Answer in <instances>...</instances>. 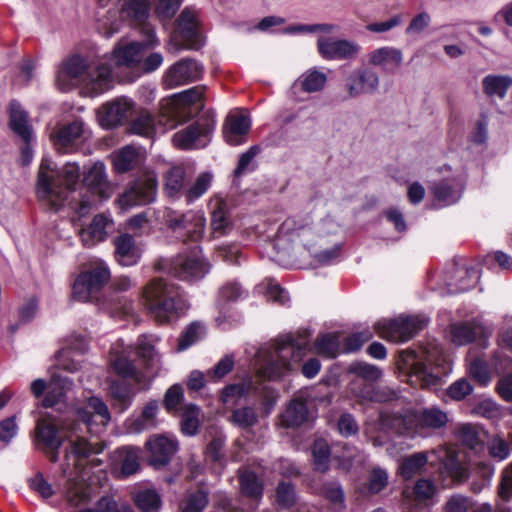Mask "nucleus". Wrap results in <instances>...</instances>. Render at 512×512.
<instances>
[{"label":"nucleus","instance_id":"nucleus-35","mask_svg":"<svg viewBox=\"0 0 512 512\" xmlns=\"http://www.w3.org/2000/svg\"><path fill=\"white\" fill-rule=\"evenodd\" d=\"M133 380L112 379L109 385V393L114 401V405L124 411L130 407L135 396V386Z\"/></svg>","mask_w":512,"mask_h":512},{"label":"nucleus","instance_id":"nucleus-45","mask_svg":"<svg viewBox=\"0 0 512 512\" xmlns=\"http://www.w3.org/2000/svg\"><path fill=\"white\" fill-rule=\"evenodd\" d=\"M121 462V472L125 476L135 474L140 468V449L132 446L122 447L118 450Z\"/></svg>","mask_w":512,"mask_h":512},{"label":"nucleus","instance_id":"nucleus-16","mask_svg":"<svg viewBox=\"0 0 512 512\" xmlns=\"http://www.w3.org/2000/svg\"><path fill=\"white\" fill-rule=\"evenodd\" d=\"M380 85L378 73L370 67H361L352 71L345 79L344 90L348 98L375 94Z\"/></svg>","mask_w":512,"mask_h":512},{"label":"nucleus","instance_id":"nucleus-34","mask_svg":"<svg viewBox=\"0 0 512 512\" xmlns=\"http://www.w3.org/2000/svg\"><path fill=\"white\" fill-rule=\"evenodd\" d=\"M250 127L251 120L248 116L243 114L230 115L223 131L226 142L232 146L242 144Z\"/></svg>","mask_w":512,"mask_h":512},{"label":"nucleus","instance_id":"nucleus-48","mask_svg":"<svg viewBox=\"0 0 512 512\" xmlns=\"http://www.w3.org/2000/svg\"><path fill=\"white\" fill-rule=\"evenodd\" d=\"M313 464L316 471L325 473L329 470L330 447L326 440L316 439L311 447Z\"/></svg>","mask_w":512,"mask_h":512},{"label":"nucleus","instance_id":"nucleus-56","mask_svg":"<svg viewBox=\"0 0 512 512\" xmlns=\"http://www.w3.org/2000/svg\"><path fill=\"white\" fill-rule=\"evenodd\" d=\"M338 336L332 333H326L317 338L314 343L315 350L318 354L335 358L339 351Z\"/></svg>","mask_w":512,"mask_h":512},{"label":"nucleus","instance_id":"nucleus-27","mask_svg":"<svg viewBox=\"0 0 512 512\" xmlns=\"http://www.w3.org/2000/svg\"><path fill=\"white\" fill-rule=\"evenodd\" d=\"M113 221L104 214L94 216L90 225L81 229L80 239L85 247H93L104 241L109 230L112 229Z\"/></svg>","mask_w":512,"mask_h":512},{"label":"nucleus","instance_id":"nucleus-3","mask_svg":"<svg viewBox=\"0 0 512 512\" xmlns=\"http://www.w3.org/2000/svg\"><path fill=\"white\" fill-rule=\"evenodd\" d=\"M59 179L55 178V173L43 161L41 163L38 181L37 193L40 199L48 202L51 209L57 211L68 200V194L74 189L80 178V167L76 163H67L57 173Z\"/></svg>","mask_w":512,"mask_h":512},{"label":"nucleus","instance_id":"nucleus-53","mask_svg":"<svg viewBox=\"0 0 512 512\" xmlns=\"http://www.w3.org/2000/svg\"><path fill=\"white\" fill-rule=\"evenodd\" d=\"M156 338L148 335H141L137 341L136 354L140 357L147 367L154 365L157 360V354L155 352Z\"/></svg>","mask_w":512,"mask_h":512},{"label":"nucleus","instance_id":"nucleus-25","mask_svg":"<svg viewBox=\"0 0 512 512\" xmlns=\"http://www.w3.org/2000/svg\"><path fill=\"white\" fill-rule=\"evenodd\" d=\"M368 64L379 67L385 73H394L403 62V53L393 46H382L370 51L367 55Z\"/></svg>","mask_w":512,"mask_h":512},{"label":"nucleus","instance_id":"nucleus-13","mask_svg":"<svg viewBox=\"0 0 512 512\" xmlns=\"http://www.w3.org/2000/svg\"><path fill=\"white\" fill-rule=\"evenodd\" d=\"M215 128L212 118H201L173 135V143L183 150L204 148L210 141V135Z\"/></svg>","mask_w":512,"mask_h":512},{"label":"nucleus","instance_id":"nucleus-59","mask_svg":"<svg viewBox=\"0 0 512 512\" xmlns=\"http://www.w3.org/2000/svg\"><path fill=\"white\" fill-rule=\"evenodd\" d=\"M159 409L157 400L149 401L143 408L141 415L135 420L137 431L155 427L156 415Z\"/></svg>","mask_w":512,"mask_h":512},{"label":"nucleus","instance_id":"nucleus-61","mask_svg":"<svg viewBox=\"0 0 512 512\" xmlns=\"http://www.w3.org/2000/svg\"><path fill=\"white\" fill-rule=\"evenodd\" d=\"M205 332V327L200 322H192L181 335L178 342V350L183 351L196 343Z\"/></svg>","mask_w":512,"mask_h":512},{"label":"nucleus","instance_id":"nucleus-46","mask_svg":"<svg viewBox=\"0 0 512 512\" xmlns=\"http://www.w3.org/2000/svg\"><path fill=\"white\" fill-rule=\"evenodd\" d=\"M239 481L241 492L246 497L259 500L263 495V483L252 471H245L240 474Z\"/></svg>","mask_w":512,"mask_h":512},{"label":"nucleus","instance_id":"nucleus-64","mask_svg":"<svg viewBox=\"0 0 512 512\" xmlns=\"http://www.w3.org/2000/svg\"><path fill=\"white\" fill-rule=\"evenodd\" d=\"M295 486L290 482L281 481L276 488V501L283 508H290L296 503Z\"/></svg>","mask_w":512,"mask_h":512},{"label":"nucleus","instance_id":"nucleus-62","mask_svg":"<svg viewBox=\"0 0 512 512\" xmlns=\"http://www.w3.org/2000/svg\"><path fill=\"white\" fill-rule=\"evenodd\" d=\"M248 292L237 281H228L219 289V301L234 302L247 297Z\"/></svg>","mask_w":512,"mask_h":512},{"label":"nucleus","instance_id":"nucleus-52","mask_svg":"<svg viewBox=\"0 0 512 512\" xmlns=\"http://www.w3.org/2000/svg\"><path fill=\"white\" fill-rule=\"evenodd\" d=\"M129 131L142 137L151 138L155 134V120L148 112H142L129 126Z\"/></svg>","mask_w":512,"mask_h":512},{"label":"nucleus","instance_id":"nucleus-57","mask_svg":"<svg viewBox=\"0 0 512 512\" xmlns=\"http://www.w3.org/2000/svg\"><path fill=\"white\" fill-rule=\"evenodd\" d=\"M230 420L241 429H249L258 422V415L253 407L245 406L233 410Z\"/></svg>","mask_w":512,"mask_h":512},{"label":"nucleus","instance_id":"nucleus-60","mask_svg":"<svg viewBox=\"0 0 512 512\" xmlns=\"http://www.w3.org/2000/svg\"><path fill=\"white\" fill-rule=\"evenodd\" d=\"M489 455L497 460L503 461L510 455L511 449L508 441L501 435H493L487 443Z\"/></svg>","mask_w":512,"mask_h":512},{"label":"nucleus","instance_id":"nucleus-28","mask_svg":"<svg viewBox=\"0 0 512 512\" xmlns=\"http://www.w3.org/2000/svg\"><path fill=\"white\" fill-rule=\"evenodd\" d=\"M464 184L461 178L453 177L434 183L432 191L441 207L453 205L462 196Z\"/></svg>","mask_w":512,"mask_h":512},{"label":"nucleus","instance_id":"nucleus-1","mask_svg":"<svg viewBox=\"0 0 512 512\" xmlns=\"http://www.w3.org/2000/svg\"><path fill=\"white\" fill-rule=\"evenodd\" d=\"M146 39L144 42H124L121 41L114 48L110 58H104L97 66V74L92 77L93 89L97 92H106L113 86L114 68L122 66L129 67L135 63H140V68L144 73H152L163 64V56L159 52L150 53L142 59L143 48H154L159 45V40L151 27H145Z\"/></svg>","mask_w":512,"mask_h":512},{"label":"nucleus","instance_id":"nucleus-39","mask_svg":"<svg viewBox=\"0 0 512 512\" xmlns=\"http://www.w3.org/2000/svg\"><path fill=\"white\" fill-rule=\"evenodd\" d=\"M481 333L482 328L472 322H459L450 327L451 341L457 346L472 343Z\"/></svg>","mask_w":512,"mask_h":512},{"label":"nucleus","instance_id":"nucleus-6","mask_svg":"<svg viewBox=\"0 0 512 512\" xmlns=\"http://www.w3.org/2000/svg\"><path fill=\"white\" fill-rule=\"evenodd\" d=\"M308 331L297 340L293 335L283 336L275 341L274 356L261 369L263 377L269 380L280 379L290 370V358L298 360L300 353L306 348Z\"/></svg>","mask_w":512,"mask_h":512},{"label":"nucleus","instance_id":"nucleus-19","mask_svg":"<svg viewBox=\"0 0 512 512\" xmlns=\"http://www.w3.org/2000/svg\"><path fill=\"white\" fill-rule=\"evenodd\" d=\"M149 463L156 469L167 466L178 450V441L173 436L154 435L146 443Z\"/></svg>","mask_w":512,"mask_h":512},{"label":"nucleus","instance_id":"nucleus-2","mask_svg":"<svg viewBox=\"0 0 512 512\" xmlns=\"http://www.w3.org/2000/svg\"><path fill=\"white\" fill-rule=\"evenodd\" d=\"M142 297L149 315L161 324L176 320L189 308L180 287L162 278L149 281Z\"/></svg>","mask_w":512,"mask_h":512},{"label":"nucleus","instance_id":"nucleus-55","mask_svg":"<svg viewBox=\"0 0 512 512\" xmlns=\"http://www.w3.org/2000/svg\"><path fill=\"white\" fill-rule=\"evenodd\" d=\"M261 148L257 145L251 146L246 152L242 153L239 157L237 167L234 170V177L239 178L248 173H252L257 164L254 161L255 157L260 153Z\"/></svg>","mask_w":512,"mask_h":512},{"label":"nucleus","instance_id":"nucleus-17","mask_svg":"<svg viewBox=\"0 0 512 512\" xmlns=\"http://www.w3.org/2000/svg\"><path fill=\"white\" fill-rule=\"evenodd\" d=\"M317 51L325 60H354L361 52V46L352 40L331 39L319 36Z\"/></svg>","mask_w":512,"mask_h":512},{"label":"nucleus","instance_id":"nucleus-40","mask_svg":"<svg viewBox=\"0 0 512 512\" xmlns=\"http://www.w3.org/2000/svg\"><path fill=\"white\" fill-rule=\"evenodd\" d=\"M427 462L428 452H416L404 457L399 463L398 470L404 479L410 480L423 472Z\"/></svg>","mask_w":512,"mask_h":512},{"label":"nucleus","instance_id":"nucleus-50","mask_svg":"<svg viewBox=\"0 0 512 512\" xmlns=\"http://www.w3.org/2000/svg\"><path fill=\"white\" fill-rule=\"evenodd\" d=\"M151 10L150 0H127L123 5V12L138 23H144Z\"/></svg>","mask_w":512,"mask_h":512},{"label":"nucleus","instance_id":"nucleus-38","mask_svg":"<svg viewBox=\"0 0 512 512\" xmlns=\"http://www.w3.org/2000/svg\"><path fill=\"white\" fill-rule=\"evenodd\" d=\"M104 445L99 442H90L82 436L76 435L75 439H70V446L66 451V458L73 455L77 461L87 459L93 454H100Z\"/></svg>","mask_w":512,"mask_h":512},{"label":"nucleus","instance_id":"nucleus-21","mask_svg":"<svg viewBox=\"0 0 512 512\" xmlns=\"http://www.w3.org/2000/svg\"><path fill=\"white\" fill-rule=\"evenodd\" d=\"M312 236H314V232L310 227L308 219L297 220L295 218H287L278 228L276 245L283 241L294 242L298 239L310 250V242L313 240Z\"/></svg>","mask_w":512,"mask_h":512},{"label":"nucleus","instance_id":"nucleus-8","mask_svg":"<svg viewBox=\"0 0 512 512\" xmlns=\"http://www.w3.org/2000/svg\"><path fill=\"white\" fill-rule=\"evenodd\" d=\"M156 268L167 269L180 280L194 282L203 279L210 272L211 265L203 257L199 246H195L190 253L178 255L170 262L160 261Z\"/></svg>","mask_w":512,"mask_h":512},{"label":"nucleus","instance_id":"nucleus-20","mask_svg":"<svg viewBox=\"0 0 512 512\" xmlns=\"http://www.w3.org/2000/svg\"><path fill=\"white\" fill-rule=\"evenodd\" d=\"M89 134L88 128L82 120L76 119L54 129L50 138L56 149L67 152L78 142L85 140Z\"/></svg>","mask_w":512,"mask_h":512},{"label":"nucleus","instance_id":"nucleus-41","mask_svg":"<svg viewBox=\"0 0 512 512\" xmlns=\"http://www.w3.org/2000/svg\"><path fill=\"white\" fill-rule=\"evenodd\" d=\"M73 386V381L68 377L54 376L48 386V392L43 399V406L53 407L62 401L65 393Z\"/></svg>","mask_w":512,"mask_h":512},{"label":"nucleus","instance_id":"nucleus-43","mask_svg":"<svg viewBox=\"0 0 512 512\" xmlns=\"http://www.w3.org/2000/svg\"><path fill=\"white\" fill-rule=\"evenodd\" d=\"M511 85L512 78L506 75H487L482 80L483 92L489 98L503 99Z\"/></svg>","mask_w":512,"mask_h":512},{"label":"nucleus","instance_id":"nucleus-14","mask_svg":"<svg viewBox=\"0 0 512 512\" xmlns=\"http://www.w3.org/2000/svg\"><path fill=\"white\" fill-rule=\"evenodd\" d=\"M204 86H194L172 97L171 116L175 125L190 120L204 107Z\"/></svg>","mask_w":512,"mask_h":512},{"label":"nucleus","instance_id":"nucleus-47","mask_svg":"<svg viewBox=\"0 0 512 512\" xmlns=\"http://www.w3.org/2000/svg\"><path fill=\"white\" fill-rule=\"evenodd\" d=\"M134 501L143 512H155L161 506L160 495L152 488L138 490L134 495Z\"/></svg>","mask_w":512,"mask_h":512},{"label":"nucleus","instance_id":"nucleus-29","mask_svg":"<svg viewBox=\"0 0 512 512\" xmlns=\"http://www.w3.org/2000/svg\"><path fill=\"white\" fill-rule=\"evenodd\" d=\"M104 58H110V56H103L100 59L97 60L96 63H94L93 67H89L87 62L84 58H82L79 55H74L68 59H66L61 67V70L59 72V77L62 75H65L71 79L78 78L81 76L86 70H88V87L95 93V94H101L102 92H97L95 89H93V80L92 77L96 76L97 74V66L99 65V62L103 60Z\"/></svg>","mask_w":512,"mask_h":512},{"label":"nucleus","instance_id":"nucleus-15","mask_svg":"<svg viewBox=\"0 0 512 512\" xmlns=\"http://www.w3.org/2000/svg\"><path fill=\"white\" fill-rule=\"evenodd\" d=\"M157 180L149 175L132 182L119 196L118 203L123 209L152 203L156 198Z\"/></svg>","mask_w":512,"mask_h":512},{"label":"nucleus","instance_id":"nucleus-63","mask_svg":"<svg viewBox=\"0 0 512 512\" xmlns=\"http://www.w3.org/2000/svg\"><path fill=\"white\" fill-rule=\"evenodd\" d=\"M208 504V494L203 490L190 493L181 505L182 512H202Z\"/></svg>","mask_w":512,"mask_h":512},{"label":"nucleus","instance_id":"nucleus-49","mask_svg":"<svg viewBox=\"0 0 512 512\" xmlns=\"http://www.w3.org/2000/svg\"><path fill=\"white\" fill-rule=\"evenodd\" d=\"M186 172L181 166L170 168L165 174V191L169 197H178L185 182Z\"/></svg>","mask_w":512,"mask_h":512},{"label":"nucleus","instance_id":"nucleus-44","mask_svg":"<svg viewBox=\"0 0 512 512\" xmlns=\"http://www.w3.org/2000/svg\"><path fill=\"white\" fill-rule=\"evenodd\" d=\"M252 387L253 383L251 380L230 384L222 390L221 401L226 406H234L239 400L247 397Z\"/></svg>","mask_w":512,"mask_h":512},{"label":"nucleus","instance_id":"nucleus-4","mask_svg":"<svg viewBox=\"0 0 512 512\" xmlns=\"http://www.w3.org/2000/svg\"><path fill=\"white\" fill-rule=\"evenodd\" d=\"M406 365L409 368V382L422 388L437 386L448 374L447 360L437 346L412 353L406 360Z\"/></svg>","mask_w":512,"mask_h":512},{"label":"nucleus","instance_id":"nucleus-33","mask_svg":"<svg viewBox=\"0 0 512 512\" xmlns=\"http://www.w3.org/2000/svg\"><path fill=\"white\" fill-rule=\"evenodd\" d=\"M479 279V271L475 267L454 265V272L447 283L452 293L465 292L474 287Z\"/></svg>","mask_w":512,"mask_h":512},{"label":"nucleus","instance_id":"nucleus-26","mask_svg":"<svg viewBox=\"0 0 512 512\" xmlns=\"http://www.w3.org/2000/svg\"><path fill=\"white\" fill-rule=\"evenodd\" d=\"M109 363L113 372L121 379L133 380L136 384L142 383L145 379L143 371L130 357L129 352L122 351L113 354Z\"/></svg>","mask_w":512,"mask_h":512},{"label":"nucleus","instance_id":"nucleus-31","mask_svg":"<svg viewBox=\"0 0 512 512\" xmlns=\"http://www.w3.org/2000/svg\"><path fill=\"white\" fill-rule=\"evenodd\" d=\"M327 83V74L313 67L302 73L293 83L291 92L296 94L298 90L305 93H315L323 90Z\"/></svg>","mask_w":512,"mask_h":512},{"label":"nucleus","instance_id":"nucleus-11","mask_svg":"<svg viewBox=\"0 0 512 512\" xmlns=\"http://www.w3.org/2000/svg\"><path fill=\"white\" fill-rule=\"evenodd\" d=\"M110 270L104 262L97 263L78 275L73 285L74 297L82 302L90 301L110 279Z\"/></svg>","mask_w":512,"mask_h":512},{"label":"nucleus","instance_id":"nucleus-54","mask_svg":"<svg viewBox=\"0 0 512 512\" xmlns=\"http://www.w3.org/2000/svg\"><path fill=\"white\" fill-rule=\"evenodd\" d=\"M199 408L194 404H187L182 411L181 430L187 436H193L199 428Z\"/></svg>","mask_w":512,"mask_h":512},{"label":"nucleus","instance_id":"nucleus-32","mask_svg":"<svg viewBox=\"0 0 512 512\" xmlns=\"http://www.w3.org/2000/svg\"><path fill=\"white\" fill-rule=\"evenodd\" d=\"M309 409L303 393L295 395L282 414V422L286 427H299L308 420Z\"/></svg>","mask_w":512,"mask_h":512},{"label":"nucleus","instance_id":"nucleus-10","mask_svg":"<svg viewBox=\"0 0 512 512\" xmlns=\"http://www.w3.org/2000/svg\"><path fill=\"white\" fill-rule=\"evenodd\" d=\"M428 324L424 315L399 317L379 321L375 324L378 334L392 342H406L423 330Z\"/></svg>","mask_w":512,"mask_h":512},{"label":"nucleus","instance_id":"nucleus-58","mask_svg":"<svg viewBox=\"0 0 512 512\" xmlns=\"http://www.w3.org/2000/svg\"><path fill=\"white\" fill-rule=\"evenodd\" d=\"M323 496L334 506L335 510L345 508V495L339 482H326L322 486Z\"/></svg>","mask_w":512,"mask_h":512},{"label":"nucleus","instance_id":"nucleus-5","mask_svg":"<svg viewBox=\"0 0 512 512\" xmlns=\"http://www.w3.org/2000/svg\"><path fill=\"white\" fill-rule=\"evenodd\" d=\"M448 422L447 414L438 407L408 410L394 420L401 435L426 437L430 430L440 429Z\"/></svg>","mask_w":512,"mask_h":512},{"label":"nucleus","instance_id":"nucleus-7","mask_svg":"<svg viewBox=\"0 0 512 512\" xmlns=\"http://www.w3.org/2000/svg\"><path fill=\"white\" fill-rule=\"evenodd\" d=\"M111 415L106 403L99 397L92 396L84 405L71 412V416L64 420L63 428L76 434L82 431V426L94 432L95 426H106Z\"/></svg>","mask_w":512,"mask_h":512},{"label":"nucleus","instance_id":"nucleus-18","mask_svg":"<svg viewBox=\"0 0 512 512\" xmlns=\"http://www.w3.org/2000/svg\"><path fill=\"white\" fill-rule=\"evenodd\" d=\"M114 259L122 267L136 266L144 253V245L133 235L122 233L113 239Z\"/></svg>","mask_w":512,"mask_h":512},{"label":"nucleus","instance_id":"nucleus-9","mask_svg":"<svg viewBox=\"0 0 512 512\" xmlns=\"http://www.w3.org/2000/svg\"><path fill=\"white\" fill-rule=\"evenodd\" d=\"M83 185L90 195L81 194V199L73 206L79 216H85L94 205L110 197L111 186L107 180L105 165L101 162L92 165L84 175Z\"/></svg>","mask_w":512,"mask_h":512},{"label":"nucleus","instance_id":"nucleus-42","mask_svg":"<svg viewBox=\"0 0 512 512\" xmlns=\"http://www.w3.org/2000/svg\"><path fill=\"white\" fill-rule=\"evenodd\" d=\"M73 386V381L68 377L54 376L48 386V392L43 399V406L53 407L62 401L65 393Z\"/></svg>","mask_w":512,"mask_h":512},{"label":"nucleus","instance_id":"nucleus-36","mask_svg":"<svg viewBox=\"0 0 512 512\" xmlns=\"http://www.w3.org/2000/svg\"><path fill=\"white\" fill-rule=\"evenodd\" d=\"M9 123L10 128L17 136L22 139V141L33 139L32 128L28 123V114L15 100L11 101L10 103Z\"/></svg>","mask_w":512,"mask_h":512},{"label":"nucleus","instance_id":"nucleus-12","mask_svg":"<svg viewBox=\"0 0 512 512\" xmlns=\"http://www.w3.org/2000/svg\"><path fill=\"white\" fill-rule=\"evenodd\" d=\"M203 72L204 67L200 62L193 58L185 57L165 70L162 76V84L166 89L187 85L200 80Z\"/></svg>","mask_w":512,"mask_h":512},{"label":"nucleus","instance_id":"nucleus-23","mask_svg":"<svg viewBox=\"0 0 512 512\" xmlns=\"http://www.w3.org/2000/svg\"><path fill=\"white\" fill-rule=\"evenodd\" d=\"M177 31L184 43V48L188 50H198L203 46V38L199 30V21L195 12L190 8H185L178 20Z\"/></svg>","mask_w":512,"mask_h":512},{"label":"nucleus","instance_id":"nucleus-30","mask_svg":"<svg viewBox=\"0 0 512 512\" xmlns=\"http://www.w3.org/2000/svg\"><path fill=\"white\" fill-rule=\"evenodd\" d=\"M163 219L168 228L179 237L184 228H187V225L193 224L199 227L204 221V214L201 211L189 210L185 213H180L172 209H166Z\"/></svg>","mask_w":512,"mask_h":512},{"label":"nucleus","instance_id":"nucleus-24","mask_svg":"<svg viewBox=\"0 0 512 512\" xmlns=\"http://www.w3.org/2000/svg\"><path fill=\"white\" fill-rule=\"evenodd\" d=\"M35 433L37 447L47 454L51 462H57L63 441L56 426L45 420H38Z\"/></svg>","mask_w":512,"mask_h":512},{"label":"nucleus","instance_id":"nucleus-22","mask_svg":"<svg viewBox=\"0 0 512 512\" xmlns=\"http://www.w3.org/2000/svg\"><path fill=\"white\" fill-rule=\"evenodd\" d=\"M132 112L133 102L130 99L117 98L100 108L98 113L99 123L103 128H114L126 121Z\"/></svg>","mask_w":512,"mask_h":512},{"label":"nucleus","instance_id":"nucleus-37","mask_svg":"<svg viewBox=\"0 0 512 512\" xmlns=\"http://www.w3.org/2000/svg\"><path fill=\"white\" fill-rule=\"evenodd\" d=\"M141 162L140 151L132 146H125L113 155V166L118 173L131 171L137 168Z\"/></svg>","mask_w":512,"mask_h":512},{"label":"nucleus","instance_id":"nucleus-51","mask_svg":"<svg viewBox=\"0 0 512 512\" xmlns=\"http://www.w3.org/2000/svg\"><path fill=\"white\" fill-rule=\"evenodd\" d=\"M213 175L204 172L198 175L195 182L184 192L186 204H192L204 195L211 186Z\"/></svg>","mask_w":512,"mask_h":512}]
</instances>
